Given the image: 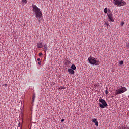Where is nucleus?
<instances>
[{
  "label": "nucleus",
  "instance_id": "3",
  "mask_svg": "<svg viewBox=\"0 0 129 129\" xmlns=\"http://www.w3.org/2000/svg\"><path fill=\"white\" fill-rule=\"evenodd\" d=\"M125 91H127V89H126V87H121V88L116 89L115 90V96H116V95H118L119 94H122V93H124Z\"/></svg>",
  "mask_w": 129,
  "mask_h": 129
},
{
  "label": "nucleus",
  "instance_id": "20",
  "mask_svg": "<svg viewBox=\"0 0 129 129\" xmlns=\"http://www.w3.org/2000/svg\"><path fill=\"white\" fill-rule=\"evenodd\" d=\"M95 124L96 126H98V121H96Z\"/></svg>",
  "mask_w": 129,
  "mask_h": 129
},
{
  "label": "nucleus",
  "instance_id": "18",
  "mask_svg": "<svg viewBox=\"0 0 129 129\" xmlns=\"http://www.w3.org/2000/svg\"><path fill=\"white\" fill-rule=\"evenodd\" d=\"M96 121H97V119L94 118L92 119V122L95 123Z\"/></svg>",
  "mask_w": 129,
  "mask_h": 129
},
{
  "label": "nucleus",
  "instance_id": "25",
  "mask_svg": "<svg viewBox=\"0 0 129 129\" xmlns=\"http://www.w3.org/2000/svg\"><path fill=\"white\" fill-rule=\"evenodd\" d=\"M123 25H124V22H123V21H122L121 22V25L123 26Z\"/></svg>",
  "mask_w": 129,
  "mask_h": 129
},
{
  "label": "nucleus",
  "instance_id": "10",
  "mask_svg": "<svg viewBox=\"0 0 129 129\" xmlns=\"http://www.w3.org/2000/svg\"><path fill=\"white\" fill-rule=\"evenodd\" d=\"M42 16H43L42 14H41L40 17H36L38 20V23H40L41 19H42Z\"/></svg>",
  "mask_w": 129,
  "mask_h": 129
},
{
  "label": "nucleus",
  "instance_id": "30",
  "mask_svg": "<svg viewBox=\"0 0 129 129\" xmlns=\"http://www.w3.org/2000/svg\"><path fill=\"white\" fill-rule=\"evenodd\" d=\"M46 58H47V54H45V56L44 57V59H46Z\"/></svg>",
  "mask_w": 129,
  "mask_h": 129
},
{
  "label": "nucleus",
  "instance_id": "16",
  "mask_svg": "<svg viewBox=\"0 0 129 129\" xmlns=\"http://www.w3.org/2000/svg\"><path fill=\"white\" fill-rule=\"evenodd\" d=\"M124 64V62L123 60H121L120 61H119V65H123Z\"/></svg>",
  "mask_w": 129,
  "mask_h": 129
},
{
  "label": "nucleus",
  "instance_id": "26",
  "mask_svg": "<svg viewBox=\"0 0 129 129\" xmlns=\"http://www.w3.org/2000/svg\"><path fill=\"white\" fill-rule=\"evenodd\" d=\"M61 121V122H64V121H65V119H62Z\"/></svg>",
  "mask_w": 129,
  "mask_h": 129
},
{
  "label": "nucleus",
  "instance_id": "19",
  "mask_svg": "<svg viewBox=\"0 0 129 129\" xmlns=\"http://www.w3.org/2000/svg\"><path fill=\"white\" fill-rule=\"evenodd\" d=\"M39 57H42V56H43V53L40 52L39 53Z\"/></svg>",
  "mask_w": 129,
  "mask_h": 129
},
{
  "label": "nucleus",
  "instance_id": "23",
  "mask_svg": "<svg viewBox=\"0 0 129 129\" xmlns=\"http://www.w3.org/2000/svg\"><path fill=\"white\" fill-rule=\"evenodd\" d=\"M105 94L106 95H107V94H108V91L107 90H106V91H105Z\"/></svg>",
  "mask_w": 129,
  "mask_h": 129
},
{
  "label": "nucleus",
  "instance_id": "27",
  "mask_svg": "<svg viewBox=\"0 0 129 129\" xmlns=\"http://www.w3.org/2000/svg\"><path fill=\"white\" fill-rule=\"evenodd\" d=\"M94 88L98 87V86L96 84V85H95L94 86Z\"/></svg>",
  "mask_w": 129,
  "mask_h": 129
},
{
  "label": "nucleus",
  "instance_id": "13",
  "mask_svg": "<svg viewBox=\"0 0 129 129\" xmlns=\"http://www.w3.org/2000/svg\"><path fill=\"white\" fill-rule=\"evenodd\" d=\"M36 97V94H33L32 96V102L34 103V101H35V98Z\"/></svg>",
  "mask_w": 129,
  "mask_h": 129
},
{
  "label": "nucleus",
  "instance_id": "15",
  "mask_svg": "<svg viewBox=\"0 0 129 129\" xmlns=\"http://www.w3.org/2000/svg\"><path fill=\"white\" fill-rule=\"evenodd\" d=\"M37 61H38V65H41V59L40 58H38L37 59Z\"/></svg>",
  "mask_w": 129,
  "mask_h": 129
},
{
  "label": "nucleus",
  "instance_id": "4",
  "mask_svg": "<svg viewBox=\"0 0 129 129\" xmlns=\"http://www.w3.org/2000/svg\"><path fill=\"white\" fill-rule=\"evenodd\" d=\"M99 105L101 108H105V107H107L108 105H107V103H106V101L105 100L100 98L99 99Z\"/></svg>",
  "mask_w": 129,
  "mask_h": 129
},
{
  "label": "nucleus",
  "instance_id": "29",
  "mask_svg": "<svg viewBox=\"0 0 129 129\" xmlns=\"http://www.w3.org/2000/svg\"><path fill=\"white\" fill-rule=\"evenodd\" d=\"M4 86H6V87L8 86V84H5L4 85Z\"/></svg>",
  "mask_w": 129,
  "mask_h": 129
},
{
  "label": "nucleus",
  "instance_id": "1",
  "mask_svg": "<svg viewBox=\"0 0 129 129\" xmlns=\"http://www.w3.org/2000/svg\"><path fill=\"white\" fill-rule=\"evenodd\" d=\"M32 7L33 11L34 13H35L36 17H41V14H43V13L41 12V10L35 5H32Z\"/></svg>",
  "mask_w": 129,
  "mask_h": 129
},
{
  "label": "nucleus",
  "instance_id": "21",
  "mask_svg": "<svg viewBox=\"0 0 129 129\" xmlns=\"http://www.w3.org/2000/svg\"><path fill=\"white\" fill-rule=\"evenodd\" d=\"M22 3H24V4H27V0H22Z\"/></svg>",
  "mask_w": 129,
  "mask_h": 129
},
{
  "label": "nucleus",
  "instance_id": "7",
  "mask_svg": "<svg viewBox=\"0 0 129 129\" xmlns=\"http://www.w3.org/2000/svg\"><path fill=\"white\" fill-rule=\"evenodd\" d=\"M70 63H71V62H70V61H69V60L67 59L64 63L65 67H68V66H69L70 65Z\"/></svg>",
  "mask_w": 129,
  "mask_h": 129
},
{
  "label": "nucleus",
  "instance_id": "24",
  "mask_svg": "<svg viewBox=\"0 0 129 129\" xmlns=\"http://www.w3.org/2000/svg\"><path fill=\"white\" fill-rule=\"evenodd\" d=\"M105 25H106L107 26H109V23H108V22H105Z\"/></svg>",
  "mask_w": 129,
  "mask_h": 129
},
{
  "label": "nucleus",
  "instance_id": "8",
  "mask_svg": "<svg viewBox=\"0 0 129 129\" xmlns=\"http://www.w3.org/2000/svg\"><path fill=\"white\" fill-rule=\"evenodd\" d=\"M68 72L70 73V74H74V70H72V69H69L68 70Z\"/></svg>",
  "mask_w": 129,
  "mask_h": 129
},
{
  "label": "nucleus",
  "instance_id": "6",
  "mask_svg": "<svg viewBox=\"0 0 129 129\" xmlns=\"http://www.w3.org/2000/svg\"><path fill=\"white\" fill-rule=\"evenodd\" d=\"M107 16L110 22H114V19H113L112 14H107Z\"/></svg>",
  "mask_w": 129,
  "mask_h": 129
},
{
  "label": "nucleus",
  "instance_id": "28",
  "mask_svg": "<svg viewBox=\"0 0 129 129\" xmlns=\"http://www.w3.org/2000/svg\"><path fill=\"white\" fill-rule=\"evenodd\" d=\"M18 126L19 127H20L21 126V124H20V123H18Z\"/></svg>",
  "mask_w": 129,
  "mask_h": 129
},
{
  "label": "nucleus",
  "instance_id": "2",
  "mask_svg": "<svg viewBox=\"0 0 129 129\" xmlns=\"http://www.w3.org/2000/svg\"><path fill=\"white\" fill-rule=\"evenodd\" d=\"M88 60L89 61V63L91 64V65H99L100 64V62L96 60V59L94 57H92L91 56L89 57L88 58Z\"/></svg>",
  "mask_w": 129,
  "mask_h": 129
},
{
  "label": "nucleus",
  "instance_id": "11",
  "mask_svg": "<svg viewBox=\"0 0 129 129\" xmlns=\"http://www.w3.org/2000/svg\"><path fill=\"white\" fill-rule=\"evenodd\" d=\"M71 69H72L73 70H76V66H75V64H72L71 66Z\"/></svg>",
  "mask_w": 129,
  "mask_h": 129
},
{
  "label": "nucleus",
  "instance_id": "17",
  "mask_svg": "<svg viewBox=\"0 0 129 129\" xmlns=\"http://www.w3.org/2000/svg\"><path fill=\"white\" fill-rule=\"evenodd\" d=\"M122 129H129V127L127 126H124L122 127Z\"/></svg>",
  "mask_w": 129,
  "mask_h": 129
},
{
  "label": "nucleus",
  "instance_id": "9",
  "mask_svg": "<svg viewBox=\"0 0 129 129\" xmlns=\"http://www.w3.org/2000/svg\"><path fill=\"white\" fill-rule=\"evenodd\" d=\"M37 48L38 49H41V48H43V44H42V43H37Z\"/></svg>",
  "mask_w": 129,
  "mask_h": 129
},
{
  "label": "nucleus",
  "instance_id": "5",
  "mask_svg": "<svg viewBox=\"0 0 129 129\" xmlns=\"http://www.w3.org/2000/svg\"><path fill=\"white\" fill-rule=\"evenodd\" d=\"M114 4L118 7H121L122 6H125L126 2L123 0H114Z\"/></svg>",
  "mask_w": 129,
  "mask_h": 129
},
{
  "label": "nucleus",
  "instance_id": "14",
  "mask_svg": "<svg viewBox=\"0 0 129 129\" xmlns=\"http://www.w3.org/2000/svg\"><path fill=\"white\" fill-rule=\"evenodd\" d=\"M104 12L105 14H107V12H108V9H107V8H105L104 9Z\"/></svg>",
  "mask_w": 129,
  "mask_h": 129
},
{
  "label": "nucleus",
  "instance_id": "31",
  "mask_svg": "<svg viewBox=\"0 0 129 129\" xmlns=\"http://www.w3.org/2000/svg\"><path fill=\"white\" fill-rule=\"evenodd\" d=\"M127 46L128 48H129V43H128Z\"/></svg>",
  "mask_w": 129,
  "mask_h": 129
},
{
  "label": "nucleus",
  "instance_id": "22",
  "mask_svg": "<svg viewBox=\"0 0 129 129\" xmlns=\"http://www.w3.org/2000/svg\"><path fill=\"white\" fill-rule=\"evenodd\" d=\"M108 13L109 14H112V12H111V10H110V9H108Z\"/></svg>",
  "mask_w": 129,
  "mask_h": 129
},
{
  "label": "nucleus",
  "instance_id": "32",
  "mask_svg": "<svg viewBox=\"0 0 129 129\" xmlns=\"http://www.w3.org/2000/svg\"><path fill=\"white\" fill-rule=\"evenodd\" d=\"M61 89H64V87H61Z\"/></svg>",
  "mask_w": 129,
  "mask_h": 129
},
{
  "label": "nucleus",
  "instance_id": "12",
  "mask_svg": "<svg viewBox=\"0 0 129 129\" xmlns=\"http://www.w3.org/2000/svg\"><path fill=\"white\" fill-rule=\"evenodd\" d=\"M44 49H45V55H46V51H48V47H47V45H44Z\"/></svg>",
  "mask_w": 129,
  "mask_h": 129
}]
</instances>
